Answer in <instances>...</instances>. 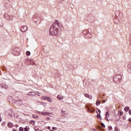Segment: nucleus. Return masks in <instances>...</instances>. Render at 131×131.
<instances>
[{
  "label": "nucleus",
  "mask_w": 131,
  "mask_h": 131,
  "mask_svg": "<svg viewBox=\"0 0 131 131\" xmlns=\"http://www.w3.org/2000/svg\"><path fill=\"white\" fill-rule=\"evenodd\" d=\"M8 20H12L13 19V16L12 15H8Z\"/></svg>",
  "instance_id": "11"
},
{
  "label": "nucleus",
  "mask_w": 131,
  "mask_h": 131,
  "mask_svg": "<svg viewBox=\"0 0 131 131\" xmlns=\"http://www.w3.org/2000/svg\"><path fill=\"white\" fill-rule=\"evenodd\" d=\"M48 129H51V127L48 126Z\"/></svg>",
  "instance_id": "36"
},
{
  "label": "nucleus",
  "mask_w": 131,
  "mask_h": 131,
  "mask_svg": "<svg viewBox=\"0 0 131 131\" xmlns=\"http://www.w3.org/2000/svg\"><path fill=\"white\" fill-rule=\"evenodd\" d=\"M2 121V119L0 118V122Z\"/></svg>",
  "instance_id": "39"
},
{
  "label": "nucleus",
  "mask_w": 131,
  "mask_h": 131,
  "mask_svg": "<svg viewBox=\"0 0 131 131\" xmlns=\"http://www.w3.org/2000/svg\"><path fill=\"white\" fill-rule=\"evenodd\" d=\"M115 131H120L119 129H118V127L117 126H116L115 127Z\"/></svg>",
  "instance_id": "18"
},
{
  "label": "nucleus",
  "mask_w": 131,
  "mask_h": 131,
  "mask_svg": "<svg viewBox=\"0 0 131 131\" xmlns=\"http://www.w3.org/2000/svg\"><path fill=\"white\" fill-rule=\"evenodd\" d=\"M109 112H106V115H105V119L106 120H107V121H109Z\"/></svg>",
  "instance_id": "6"
},
{
  "label": "nucleus",
  "mask_w": 131,
  "mask_h": 131,
  "mask_svg": "<svg viewBox=\"0 0 131 131\" xmlns=\"http://www.w3.org/2000/svg\"><path fill=\"white\" fill-rule=\"evenodd\" d=\"M62 25L58 21H55L50 27L49 33L50 35H58Z\"/></svg>",
  "instance_id": "1"
},
{
  "label": "nucleus",
  "mask_w": 131,
  "mask_h": 131,
  "mask_svg": "<svg viewBox=\"0 0 131 131\" xmlns=\"http://www.w3.org/2000/svg\"><path fill=\"white\" fill-rule=\"evenodd\" d=\"M29 96H31V94H29Z\"/></svg>",
  "instance_id": "40"
},
{
  "label": "nucleus",
  "mask_w": 131,
  "mask_h": 131,
  "mask_svg": "<svg viewBox=\"0 0 131 131\" xmlns=\"http://www.w3.org/2000/svg\"><path fill=\"white\" fill-rule=\"evenodd\" d=\"M47 100L48 101V102H50V103H51V102L53 101V100H52V99L50 97H47Z\"/></svg>",
  "instance_id": "12"
},
{
  "label": "nucleus",
  "mask_w": 131,
  "mask_h": 131,
  "mask_svg": "<svg viewBox=\"0 0 131 131\" xmlns=\"http://www.w3.org/2000/svg\"><path fill=\"white\" fill-rule=\"evenodd\" d=\"M101 125L102 127H105V124H104V123H101Z\"/></svg>",
  "instance_id": "23"
},
{
  "label": "nucleus",
  "mask_w": 131,
  "mask_h": 131,
  "mask_svg": "<svg viewBox=\"0 0 131 131\" xmlns=\"http://www.w3.org/2000/svg\"><path fill=\"white\" fill-rule=\"evenodd\" d=\"M84 96H85V97L86 98H89V99H93V96H92V95H89L87 93H85L84 94Z\"/></svg>",
  "instance_id": "4"
},
{
  "label": "nucleus",
  "mask_w": 131,
  "mask_h": 131,
  "mask_svg": "<svg viewBox=\"0 0 131 131\" xmlns=\"http://www.w3.org/2000/svg\"><path fill=\"white\" fill-rule=\"evenodd\" d=\"M108 129H110V130H112V126H110L108 127Z\"/></svg>",
  "instance_id": "24"
},
{
  "label": "nucleus",
  "mask_w": 131,
  "mask_h": 131,
  "mask_svg": "<svg viewBox=\"0 0 131 131\" xmlns=\"http://www.w3.org/2000/svg\"><path fill=\"white\" fill-rule=\"evenodd\" d=\"M52 129H53V130H57V127H52Z\"/></svg>",
  "instance_id": "26"
},
{
  "label": "nucleus",
  "mask_w": 131,
  "mask_h": 131,
  "mask_svg": "<svg viewBox=\"0 0 131 131\" xmlns=\"http://www.w3.org/2000/svg\"><path fill=\"white\" fill-rule=\"evenodd\" d=\"M19 131H23V127H19Z\"/></svg>",
  "instance_id": "25"
},
{
  "label": "nucleus",
  "mask_w": 131,
  "mask_h": 131,
  "mask_svg": "<svg viewBox=\"0 0 131 131\" xmlns=\"http://www.w3.org/2000/svg\"><path fill=\"white\" fill-rule=\"evenodd\" d=\"M88 31H89V32H90V31H91V29H88Z\"/></svg>",
  "instance_id": "37"
},
{
  "label": "nucleus",
  "mask_w": 131,
  "mask_h": 131,
  "mask_svg": "<svg viewBox=\"0 0 131 131\" xmlns=\"http://www.w3.org/2000/svg\"><path fill=\"white\" fill-rule=\"evenodd\" d=\"M123 119H124V120H125V119H126V115H123Z\"/></svg>",
  "instance_id": "22"
},
{
  "label": "nucleus",
  "mask_w": 131,
  "mask_h": 131,
  "mask_svg": "<svg viewBox=\"0 0 131 131\" xmlns=\"http://www.w3.org/2000/svg\"><path fill=\"white\" fill-rule=\"evenodd\" d=\"M31 94H32V95H35V93H33V92H32Z\"/></svg>",
  "instance_id": "32"
},
{
  "label": "nucleus",
  "mask_w": 131,
  "mask_h": 131,
  "mask_svg": "<svg viewBox=\"0 0 131 131\" xmlns=\"http://www.w3.org/2000/svg\"><path fill=\"white\" fill-rule=\"evenodd\" d=\"M25 131H29V126H26V127L25 128Z\"/></svg>",
  "instance_id": "14"
},
{
  "label": "nucleus",
  "mask_w": 131,
  "mask_h": 131,
  "mask_svg": "<svg viewBox=\"0 0 131 131\" xmlns=\"http://www.w3.org/2000/svg\"><path fill=\"white\" fill-rule=\"evenodd\" d=\"M30 52H29V51H27L26 52V55H27V56H30Z\"/></svg>",
  "instance_id": "17"
},
{
  "label": "nucleus",
  "mask_w": 131,
  "mask_h": 131,
  "mask_svg": "<svg viewBox=\"0 0 131 131\" xmlns=\"http://www.w3.org/2000/svg\"><path fill=\"white\" fill-rule=\"evenodd\" d=\"M13 131H16V129H13Z\"/></svg>",
  "instance_id": "38"
},
{
  "label": "nucleus",
  "mask_w": 131,
  "mask_h": 131,
  "mask_svg": "<svg viewBox=\"0 0 131 131\" xmlns=\"http://www.w3.org/2000/svg\"><path fill=\"white\" fill-rule=\"evenodd\" d=\"M87 110H88V111H89V112H91L92 113L94 112V111H91V110L89 107H87Z\"/></svg>",
  "instance_id": "20"
},
{
  "label": "nucleus",
  "mask_w": 131,
  "mask_h": 131,
  "mask_svg": "<svg viewBox=\"0 0 131 131\" xmlns=\"http://www.w3.org/2000/svg\"><path fill=\"white\" fill-rule=\"evenodd\" d=\"M125 111H126V112H128V110H129V107L128 106H126L124 108Z\"/></svg>",
  "instance_id": "10"
},
{
  "label": "nucleus",
  "mask_w": 131,
  "mask_h": 131,
  "mask_svg": "<svg viewBox=\"0 0 131 131\" xmlns=\"http://www.w3.org/2000/svg\"><path fill=\"white\" fill-rule=\"evenodd\" d=\"M42 99H43V100H48V97L46 96H42Z\"/></svg>",
  "instance_id": "19"
},
{
  "label": "nucleus",
  "mask_w": 131,
  "mask_h": 131,
  "mask_svg": "<svg viewBox=\"0 0 131 131\" xmlns=\"http://www.w3.org/2000/svg\"><path fill=\"white\" fill-rule=\"evenodd\" d=\"M38 114H39V115H42V112H39Z\"/></svg>",
  "instance_id": "27"
},
{
  "label": "nucleus",
  "mask_w": 131,
  "mask_h": 131,
  "mask_svg": "<svg viewBox=\"0 0 131 131\" xmlns=\"http://www.w3.org/2000/svg\"><path fill=\"white\" fill-rule=\"evenodd\" d=\"M128 121H129V122H131V118L128 119Z\"/></svg>",
  "instance_id": "31"
},
{
  "label": "nucleus",
  "mask_w": 131,
  "mask_h": 131,
  "mask_svg": "<svg viewBox=\"0 0 131 131\" xmlns=\"http://www.w3.org/2000/svg\"><path fill=\"white\" fill-rule=\"evenodd\" d=\"M61 112H62V114H67L65 113V111H61Z\"/></svg>",
  "instance_id": "28"
},
{
  "label": "nucleus",
  "mask_w": 131,
  "mask_h": 131,
  "mask_svg": "<svg viewBox=\"0 0 131 131\" xmlns=\"http://www.w3.org/2000/svg\"><path fill=\"white\" fill-rule=\"evenodd\" d=\"M91 130L92 131H96L97 130L95 129L94 128H92Z\"/></svg>",
  "instance_id": "29"
},
{
  "label": "nucleus",
  "mask_w": 131,
  "mask_h": 131,
  "mask_svg": "<svg viewBox=\"0 0 131 131\" xmlns=\"http://www.w3.org/2000/svg\"><path fill=\"white\" fill-rule=\"evenodd\" d=\"M5 89H6L7 90V89H8V86H7V85L5 86Z\"/></svg>",
  "instance_id": "34"
},
{
  "label": "nucleus",
  "mask_w": 131,
  "mask_h": 131,
  "mask_svg": "<svg viewBox=\"0 0 131 131\" xmlns=\"http://www.w3.org/2000/svg\"><path fill=\"white\" fill-rule=\"evenodd\" d=\"M64 97H63L62 95H58L57 96V99L58 100H62V99H63Z\"/></svg>",
  "instance_id": "7"
},
{
  "label": "nucleus",
  "mask_w": 131,
  "mask_h": 131,
  "mask_svg": "<svg viewBox=\"0 0 131 131\" xmlns=\"http://www.w3.org/2000/svg\"><path fill=\"white\" fill-rule=\"evenodd\" d=\"M98 111L99 112V114H98L97 117V118H100V117H101V115H100V114H101V111H100V110H98Z\"/></svg>",
  "instance_id": "8"
},
{
  "label": "nucleus",
  "mask_w": 131,
  "mask_h": 131,
  "mask_svg": "<svg viewBox=\"0 0 131 131\" xmlns=\"http://www.w3.org/2000/svg\"><path fill=\"white\" fill-rule=\"evenodd\" d=\"M42 115H44V116H46V115H48V116H52L49 114H52V113H50L49 112H42Z\"/></svg>",
  "instance_id": "5"
},
{
  "label": "nucleus",
  "mask_w": 131,
  "mask_h": 131,
  "mask_svg": "<svg viewBox=\"0 0 131 131\" xmlns=\"http://www.w3.org/2000/svg\"><path fill=\"white\" fill-rule=\"evenodd\" d=\"M100 100H97V102H96V105L99 106V105H100Z\"/></svg>",
  "instance_id": "15"
},
{
  "label": "nucleus",
  "mask_w": 131,
  "mask_h": 131,
  "mask_svg": "<svg viewBox=\"0 0 131 131\" xmlns=\"http://www.w3.org/2000/svg\"><path fill=\"white\" fill-rule=\"evenodd\" d=\"M47 120H50V118L48 117V118H47Z\"/></svg>",
  "instance_id": "35"
},
{
  "label": "nucleus",
  "mask_w": 131,
  "mask_h": 131,
  "mask_svg": "<svg viewBox=\"0 0 131 131\" xmlns=\"http://www.w3.org/2000/svg\"><path fill=\"white\" fill-rule=\"evenodd\" d=\"M129 114H130V115H131V110L129 111Z\"/></svg>",
  "instance_id": "33"
},
{
  "label": "nucleus",
  "mask_w": 131,
  "mask_h": 131,
  "mask_svg": "<svg viewBox=\"0 0 131 131\" xmlns=\"http://www.w3.org/2000/svg\"><path fill=\"white\" fill-rule=\"evenodd\" d=\"M8 127L9 128H11L13 126V124L12 122H9L8 124Z\"/></svg>",
  "instance_id": "9"
},
{
  "label": "nucleus",
  "mask_w": 131,
  "mask_h": 131,
  "mask_svg": "<svg viewBox=\"0 0 131 131\" xmlns=\"http://www.w3.org/2000/svg\"><path fill=\"white\" fill-rule=\"evenodd\" d=\"M27 30V27L25 26L23 27L21 29H20L21 32H25Z\"/></svg>",
  "instance_id": "3"
},
{
  "label": "nucleus",
  "mask_w": 131,
  "mask_h": 131,
  "mask_svg": "<svg viewBox=\"0 0 131 131\" xmlns=\"http://www.w3.org/2000/svg\"><path fill=\"white\" fill-rule=\"evenodd\" d=\"M83 34H85V37H87L88 38H91L92 37V34L91 33H88L86 34V32L85 31H83Z\"/></svg>",
  "instance_id": "2"
},
{
  "label": "nucleus",
  "mask_w": 131,
  "mask_h": 131,
  "mask_svg": "<svg viewBox=\"0 0 131 131\" xmlns=\"http://www.w3.org/2000/svg\"><path fill=\"white\" fill-rule=\"evenodd\" d=\"M119 124H120V125H122V123H123V122H122V120H119Z\"/></svg>",
  "instance_id": "16"
},
{
  "label": "nucleus",
  "mask_w": 131,
  "mask_h": 131,
  "mask_svg": "<svg viewBox=\"0 0 131 131\" xmlns=\"http://www.w3.org/2000/svg\"><path fill=\"white\" fill-rule=\"evenodd\" d=\"M33 117H34V118H38V117L36 115H33Z\"/></svg>",
  "instance_id": "21"
},
{
  "label": "nucleus",
  "mask_w": 131,
  "mask_h": 131,
  "mask_svg": "<svg viewBox=\"0 0 131 131\" xmlns=\"http://www.w3.org/2000/svg\"><path fill=\"white\" fill-rule=\"evenodd\" d=\"M118 113L119 114L120 116H122V115H123V112L122 111H119Z\"/></svg>",
  "instance_id": "13"
},
{
  "label": "nucleus",
  "mask_w": 131,
  "mask_h": 131,
  "mask_svg": "<svg viewBox=\"0 0 131 131\" xmlns=\"http://www.w3.org/2000/svg\"><path fill=\"white\" fill-rule=\"evenodd\" d=\"M36 95H37V96H40V95H39V93H38V92H37Z\"/></svg>",
  "instance_id": "30"
}]
</instances>
